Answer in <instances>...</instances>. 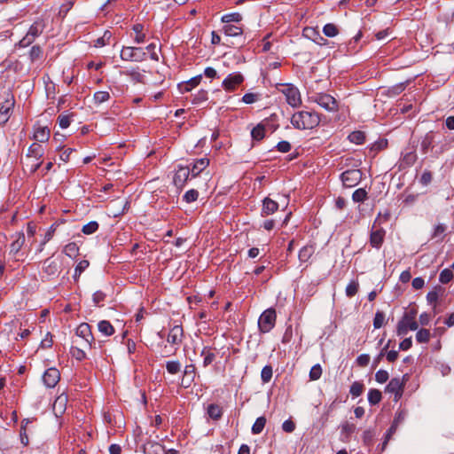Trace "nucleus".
Returning <instances> with one entry per match:
<instances>
[{
    "mask_svg": "<svg viewBox=\"0 0 454 454\" xmlns=\"http://www.w3.org/2000/svg\"><path fill=\"white\" fill-rule=\"evenodd\" d=\"M320 122L318 115L312 112L301 111L293 114L291 123L298 129H310Z\"/></svg>",
    "mask_w": 454,
    "mask_h": 454,
    "instance_id": "nucleus-1",
    "label": "nucleus"
},
{
    "mask_svg": "<svg viewBox=\"0 0 454 454\" xmlns=\"http://www.w3.org/2000/svg\"><path fill=\"white\" fill-rule=\"evenodd\" d=\"M45 27L46 19L43 17L36 19L30 26L27 35L20 40V45L24 47L30 45L43 32Z\"/></svg>",
    "mask_w": 454,
    "mask_h": 454,
    "instance_id": "nucleus-2",
    "label": "nucleus"
},
{
    "mask_svg": "<svg viewBox=\"0 0 454 454\" xmlns=\"http://www.w3.org/2000/svg\"><path fill=\"white\" fill-rule=\"evenodd\" d=\"M311 101L317 103L322 108L329 112H337L339 105L337 100L331 95L326 93H316L311 96Z\"/></svg>",
    "mask_w": 454,
    "mask_h": 454,
    "instance_id": "nucleus-3",
    "label": "nucleus"
},
{
    "mask_svg": "<svg viewBox=\"0 0 454 454\" xmlns=\"http://www.w3.org/2000/svg\"><path fill=\"white\" fill-rule=\"evenodd\" d=\"M279 91L286 97V100L292 107H298L301 105V93L299 90L292 84L280 85Z\"/></svg>",
    "mask_w": 454,
    "mask_h": 454,
    "instance_id": "nucleus-4",
    "label": "nucleus"
},
{
    "mask_svg": "<svg viewBox=\"0 0 454 454\" xmlns=\"http://www.w3.org/2000/svg\"><path fill=\"white\" fill-rule=\"evenodd\" d=\"M276 311L274 309L264 310L258 319V327L261 333H269L276 323Z\"/></svg>",
    "mask_w": 454,
    "mask_h": 454,
    "instance_id": "nucleus-5",
    "label": "nucleus"
},
{
    "mask_svg": "<svg viewBox=\"0 0 454 454\" xmlns=\"http://www.w3.org/2000/svg\"><path fill=\"white\" fill-rule=\"evenodd\" d=\"M121 58L126 61H144L146 58V52L141 47L126 46L121 49Z\"/></svg>",
    "mask_w": 454,
    "mask_h": 454,
    "instance_id": "nucleus-6",
    "label": "nucleus"
},
{
    "mask_svg": "<svg viewBox=\"0 0 454 454\" xmlns=\"http://www.w3.org/2000/svg\"><path fill=\"white\" fill-rule=\"evenodd\" d=\"M14 105V97L8 92L4 101L0 106V126L5 124L9 121Z\"/></svg>",
    "mask_w": 454,
    "mask_h": 454,
    "instance_id": "nucleus-7",
    "label": "nucleus"
},
{
    "mask_svg": "<svg viewBox=\"0 0 454 454\" xmlns=\"http://www.w3.org/2000/svg\"><path fill=\"white\" fill-rule=\"evenodd\" d=\"M362 179L359 169H348L341 174V181L346 187L356 186Z\"/></svg>",
    "mask_w": 454,
    "mask_h": 454,
    "instance_id": "nucleus-8",
    "label": "nucleus"
},
{
    "mask_svg": "<svg viewBox=\"0 0 454 454\" xmlns=\"http://www.w3.org/2000/svg\"><path fill=\"white\" fill-rule=\"evenodd\" d=\"M244 81V77L239 73L230 74L222 82V86L225 90L232 91L241 84Z\"/></svg>",
    "mask_w": 454,
    "mask_h": 454,
    "instance_id": "nucleus-9",
    "label": "nucleus"
},
{
    "mask_svg": "<svg viewBox=\"0 0 454 454\" xmlns=\"http://www.w3.org/2000/svg\"><path fill=\"white\" fill-rule=\"evenodd\" d=\"M190 175V168L188 167H178L173 177V183L177 189L184 187Z\"/></svg>",
    "mask_w": 454,
    "mask_h": 454,
    "instance_id": "nucleus-10",
    "label": "nucleus"
},
{
    "mask_svg": "<svg viewBox=\"0 0 454 454\" xmlns=\"http://www.w3.org/2000/svg\"><path fill=\"white\" fill-rule=\"evenodd\" d=\"M76 335L83 339L85 346L91 347L92 342L94 341V337L91 333L90 326L87 323H82L76 328Z\"/></svg>",
    "mask_w": 454,
    "mask_h": 454,
    "instance_id": "nucleus-11",
    "label": "nucleus"
},
{
    "mask_svg": "<svg viewBox=\"0 0 454 454\" xmlns=\"http://www.w3.org/2000/svg\"><path fill=\"white\" fill-rule=\"evenodd\" d=\"M60 373L56 368H49L43 375V381L47 387H54L59 381Z\"/></svg>",
    "mask_w": 454,
    "mask_h": 454,
    "instance_id": "nucleus-12",
    "label": "nucleus"
},
{
    "mask_svg": "<svg viewBox=\"0 0 454 454\" xmlns=\"http://www.w3.org/2000/svg\"><path fill=\"white\" fill-rule=\"evenodd\" d=\"M184 330L179 325H174L168 333V342L172 345H179L183 341Z\"/></svg>",
    "mask_w": 454,
    "mask_h": 454,
    "instance_id": "nucleus-13",
    "label": "nucleus"
},
{
    "mask_svg": "<svg viewBox=\"0 0 454 454\" xmlns=\"http://www.w3.org/2000/svg\"><path fill=\"white\" fill-rule=\"evenodd\" d=\"M403 382L399 378H393L386 387V391L395 395L397 401L403 394Z\"/></svg>",
    "mask_w": 454,
    "mask_h": 454,
    "instance_id": "nucleus-14",
    "label": "nucleus"
},
{
    "mask_svg": "<svg viewBox=\"0 0 454 454\" xmlns=\"http://www.w3.org/2000/svg\"><path fill=\"white\" fill-rule=\"evenodd\" d=\"M303 35L312 41H314L318 45H325L327 43V40L325 39L319 33V31L313 27H305L303 29Z\"/></svg>",
    "mask_w": 454,
    "mask_h": 454,
    "instance_id": "nucleus-15",
    "label": "nucleus"
},
{
    "mask_svg": "<svg viewBox=\"0 0 454 454\" xmlns=\"http://www.w3.org/2000/svg\"><path fill=\"white\" fill-rule=\"evenodd\" d=\"M142 450L145 454H164L166 451L162 445L153 441L145 442Z\"/></svg>",
    "mask_w": 454,
    "mask_h": 454,
    "instance_id": "nucleus-16",
    "label": "nucleus"
},
{
    "mask_svg": "<svg viewBox=\"0 0 454 454\" xmlns=\"http://www.w3.org/2000/svg\"><path fill=\"white\" fill-rule=\"evenodd\" d=\"M386 231L382 228L372 230L370 235V244L372 247L380 248L384 241Z\"/></svg>",
    "mask_w": 454,
    "mask_h": 454,
    "instance_id": "nucleus-17",
    "label": "nucleus"
},
{
    "mask_svg": "<svg viewBox=\"0 0 454 454\" xmlns=\"http://www.w3.org/2000/svg\"><path fill=\"white\" fill-rule=\"evenodd\" d=\"M14 240L12 242L10 246V253L13 255H16L19 254L20 249L25 244V235L23 232H18L14 236Z\"/></svg>",
    "mask_w": 454,
    "mask_h": 454,
    "instance_id": "nucleus-18",
    "label": "nucleus"
},
{
    "mask_svg": "<svg viewBox=\"0 0 454 454\" xmlns=\"http://www.w3.org/2000/svg\"><path fill=\"white\" fill-rule=\"evenodd\" d=\"M51 136V130L48 127L38 126L35 128L33 139L39 143L47 142Z\"/></svg>",
    "mask_w": 454,
    "mask_h": 454,
    "instance_id": "nucleus-19",
    "label": "nucleus"
},
{
    "mask_svg": "<svg viewBox=\"0 0 454 454\" xmlns=\"http://www.w3.org/2000/svg\"><path fill=\"white\" fill-rule=\"evenodd\" d=\"M278 209V203L270 198H265L262 200V215H270Z\"/></svg>",
    "mask_w": 454,
    "mask_h": 454,
    "instance_id": "nucleus-20",
    "label": "nucleus"
},
{
    "mask_svg": "<svg viewBox=\"0 0 454 454\" xmlns=\"http://www.w3.org/2000/svg\"><path fill=\"white\" fill-rule=\"evenodd\" d=\"M67 396L64 394L59 395L54 403H53V411L55 413L56 416H60L62 415L65 411H66V407H67Z\"/></svg>",
    "mask_w": 454,
    "mask_h": 454,
    "instance_id": "nucleus-21",
    "label": "nucleus"
},
{
    "mask_svg": "<svg viewBox=\"0 0 454 454\" xmlns=\"http://www.w3.org/2000/svg\"><path fill=\"white\" fill-rule=\"evenodd\" d=\"M43 156V150L41 145H39L37 143H34L29 146L28 150H27V160H31V159L41 160V158Z\"/></svg>",
    "mask_w": 454,
    "mask_h": 454,
    "instance_id": "nucleus-22",
    "label": "nucleus"
},
{
    "mask_svg": "<svg viewBox=\"0 0 454 454\" xmlns=\"http://www.w3.org/2000/svg\"><path fill=\"white\" fill-rule=\"evenodd\" d=\"M209 164V160L207 158H201L195 161L192 166V168L190 169V174L192 176H197L204 168H206Z\"/></svg>",
    "mask_w": 454,
    "mask_h": 454,
    "instance_id": "nucleus-23",
    "label": "nucleus"
},
{
    "mask_svg": "<svg viewBox=\"0 0 454 454\" xmlns=\"http://www.w3.org/2000/svg\"><path fill=\"white\" fill-rule=\"evenodd\" d=\"M98 329L105 336H111L114 333V328L107 320H101L98 323Z\"/></svg>",
    "mask_w": 454,
    "mask_h": 454,
    "instance_id": "nucleus-24",
    "label": "nucleus"
},
{
    "mask_svg": "<svg viewBox=\"0 0 454 454\" xmlns=\"http://www.w3.org/2000/svg\"><path fill=\"white\" fill-rule=\"evenodd\" d=\"M415 311H411L410 313H406L402 321H405V325L411 331H416L419 328V324L415 321Z\"/></svg>",
    "mask_w": 454,
    "mask_h": 454,
    "instance_id": "nucleus-25",
    "label": "nucleus"
},
{
    "mask_svg": "<svg viewBox=\"0 0 454 454\" xmlns=\"http://www.w3.org/2000/svg\"><path fill=\"white\" fill-rule=\"evenodd\" d=\"M43 271L49 276H53L59 272V265L55 261L48 258L43 262Z\"/></svg>",
    "mask_w": 454,
    "mask_h": 454,
    "instance_id": "nucleus-26",
    "label": "nucleus"
},
{
    "mask_svg": "<svg viewBox=\"0 0 454 454\" xmlns=\"http://www.w3.org/2000/svg\"><path fill=\"white\" fill-rule=\"evenodd\" d=\"M207 414L209 418H211L214 420H218L221 419L223 415V409L220 405L215 403H211L207 406Z\"/></svg>",
    "mask_w": 454,
    "mask_h": 454,
    "instance_id": "nucleus-27",
    "label": "nucleus"
},
{
    "mask_svg": "<svg viewBox=\"0 0 454 454\" xmlns=\"http://www.w3.org/2000/svg\"><path fill=\"white\" fill-rule=\"evenodd\" d=\"M201 356H203V365L207 367L213 363L215 358V354L210 348L205 347L201 351Z\"/></svg>",
    "mask_w": 454,
    "mask_h": 454,
    "instance_id": "nucleus-28",
    "label": "nucleus"
},
{
    "mask_svg": "<svg viewBox=\"0 0 454 454\" xmlns=\"http://www.w3.org/2000/svg\"><path fill=\"white\" fill-rule=\"evenodd\" d=\"M348 140L356 145H362L365 141V134L363 131H353L348 135Z\"/></svg>",
    "mask_w": 454,
    "mask_h": 454,
    "instance_id": "nucleus-29",
    "label": "nucleus"
},
{
    "mask_svg": "<svg viewBox=\"0 0 454 454\" xmlns=\"http://www.w3.org/2000/svg\"><path fill=\"white\" fill-rule=\"evenodd\" d=\"M314 254V248L311 246L303 247L299 252V260L302 262H307Z\"/></svg>",
    "mask_w": 454,
    "mask_h": 454,
    "instance_id": "nucleus-30",
    "label": "nucleus"
},
{
    "mask_svg": "<svg viewBox=\"0 0 454 454\" xmlns=\"http://www.w3.org/2000/svg\"><path fill=\"white\" fill-rule=\"evenodd\" d=\"M434 143V135L432 132L426 134L421 141V149L423 153H427L429 149L432 148V145Z\"/></svg>",
    "mask_w": 454,
    "mask_h": 454,
    "instance_id": "nucleus-31",
    "label": "nucleus"
},
{
    "mask_svg": "<svg viewBox=\"0 0 454 454\" xmlns=\"http://www.w3.org/2000/svg\"><path fill=\"white\" fill-rule=\"evenodd\" d=\"M136 33L135 42L137 43H142L145 41V35L143 33L144 26L140 23L135 24L132 27Z\"/></svg>",
    "mask_w": 454,
    "mask_h": 454,
    "instance_id": "nucleus-32",
    "label": "nucleus"
},
{
    "mask_svg": "<svg viewBox=\"0 0 454 454\" xmlns=\"http://www.w3.org/2000/svg\"><path fill=\"white\" fill-rule=\"evenodd\" d=\"M63 252L68 257L74 258L78 255L79 247L74 242H70L65 246Z\"/></svg>",
    "mask_w": 454,
    "mask_h": 454,
    "instance_id": "nucleus-33",
    "label": "nucleus"
},
{
    "mask_svg": "<svg viewBox=\"0 0 454 454\" xmlns=\"http://www.w3.org/2000/svg\"><path fill=\"white\" fill-rule=\"evenodd\" d=\"M266 425L265 417L262 416L256 419L255 422L252 427V433L254 434H259L262 432L264 427Z\"/></svg>",
    "mask_w": 454,
    "mask_h": 454,
    "instance_id": "nucleus-34",
    "label": "nucleus"
},
{
    "mask_svg": "<svg viewBox=\"0 0 454 454\" xmlns=\"http://www.w3.org/2000/svg\"><path fill=\"white\" fill-rule=\"evenodd\" d=\"M381 392L378 389H370L368 393V402L372 405L378 404L381 401Z\"/></svg>",
    "mask_w": 454,
    "mask_h": 454,
    "instance_id": "nucleus-35",
    "label": "nucleus"
},
{
    "mask_svg": "<svg viewBox=\"0 0 454 454\" xmlns=\"http://www.w3.org/2000/svg\"><path fill=\"white\" fill-rule=\"evenodd\" d=\"M223 30L228 36H237L242 34V28L235 25H225Z\"/></svg>",
    "mask_w": 454,
    "mask_h": 454,
    "instance_id": "nucleus-36",
    "label": "nucleus"
},
{
    "mask_svg": "<svg viewBox=\"0 0 454 454\" xmlns=\"http://www.w3.org/2000/svg\"><path fill=\"white\" fill-rule=\"evenodd\" d=\"M323 33L325 36L334 37L339 34V29L334 24L328 23L324 26Z\"/></svg>",
    "mask_w": 454,
    "mask_h": 454,
    "instance_id": "nucleus-37",
    "label": "nucleus"
},
{
    "mask_svg": "<svg viewBox=\"0 0 454 454\" xmlns=\"http://www.w3.org/2000/svg\"><path fill=\"white\" fill-rule=\"evenodd\" d=\"M251 136L253 139L260 141L262 140L265 136V129L264 126L258 124L256 127H254L251 131Z\"/></svg>",
    "mask_w": 454,
    "mask_h": 454,
    "instance_id": "nucleus-38",
    "label": "nucleus"
},
{
    "mask_svg": "<svg viewBox=\"0 0 454 454\" xmlns=\"http://www.w3.org/2000/svg\"><path fill=\"white\" fill-rule=\"evenodd\" d=\"M430 339V332L427 329H420L416 333V340L419 343H427Z\"/></svg>",
    "mask_w": 454,
    "mask_h": 454,
    "instance_id": "nucleus-39",
    "label": "nucleus"
},
{
    "mask_svg": "<svg viewBox=\"0 0 454 454\" xmlns=\"http://www.w3.org/2000/svg\"><path fill=\"white\" fill-rule=\"evenodd\" d=\"M272 367L270 365H265L261 372V379L263 383H268L272 378Z\"/></svg>",
    "mask_w": 454,
    "mask_h": 454,
    "instance_id": "nucleus-40",
    "label": "nucleus"
},
{
    "mask_svg": "<svg viewBox=\"0 0 454 454\" xmlns=\"http://www.w3.org/2000/svg\"><path fill=\"white\" fill-rule=\"evenodd\" d=\"M70 353L73 357H74L78 361H82L86 358V353L85 351L77 346H73L71 348Z\"/></svg>",
    "mask_w": 454,
    "mask_h": 454,
    "instance_id": "nucleus-41",
    "label": "nucleus"
},
{
    "mask_svg": "<svg viewBox=\"0 0 454 454\" xmlns=\"http://www.w3.org/2000/svg\"><path fill=\"white\" fill-rule=\"evenodd\" d=\"M363 391L364 384L359 381H355L350 386L349 393L355 397L361 395Z\"/></svg>",
    "mask_w": 454,
    "mask_h": 454,
    "instance_id": "nucleus-42",
    "label": "nucleus"
},
{
    "mask_svg": "<svg viewBox=\"0 0 454 454\" xmlns=\"http://www.w3.org/2000/svg\"><path fill=\"white\" fill-rule=\"evenodd\" d=\"M93 98L96 104H102L110 98V94L108 91H97L94 93Z\"/></svg>",
    "mask_w": 454,
    "mask_h": 454,
    "instance_id": "nucleus-43",
    "label": "nucleus"
},
{
    "mask_svg": "<svg viewBox=\"0 0 454 454\" xmlns=\"http://www.w3.org/2000/svg\"><path fill=\"white\" fill-rule=\"evenodd\" d=\"M98 229V223L96 221H91L83 225L82 231L86 235H90L96 232Z\"/></svg>",
    "mask_w": 454,
    "mask_h": 454,
    "instance_id": "nucleus-44",
    "label": "nucleus"
},
{
    "mask_svg": "<svg viewBox=\"0 0 454 454\" xmlns=\"http://www.w3.org/2000/svg\"><path fill=\"white\" fill-rule=\"evenodd\" d=\"M241 20L242 16L239 12L228 13L222 17V21L224 23L239 22Z\"/></svg>",
    "mask_w": 454,
    "mask_h": 454,
    "instance_id": "nucleus-45",
    "label": "nucleus"
},
{
    "mask_svg": "<svg viewBox=\"0 0 454 454\" xmlns=\"http://www.w3.org/2000/svg\"><path fill=\"white\" fill-rule=\"evenodd\" d=\"M453 277L454 275L451 270L444 269L440 273L439 281L442 284H447L453 278Z\"/></svg>",
    "mask_w": 454,
    "mask_h": 454,
    "instance_id": "nucleus-46",
    "label": "nucleus"
},
{
    "mask_svg": "<svg viewBox=\"0 0 454 454\" xmlns=\"http://www.w3.org/2000/svg\"><path fill=\"white\" fill-rule=\"evenodd\" d=\"M201 79H202V75L201 74L197 75L195 77H192L184 86V91H190L192 89H193L194 87L199 85V83L200 82Z\"/></svg>",
    "mask_w": 454,
    "mask_h": 454,
    "instance_id": "nucleus-47",
    "label": "nucleus"
},
{
    "mask_svg": "<svg viewBox=\"0 0 454 454\" xmlns=\"http://www.w3.org/2000/svg\"><path fill=\"white\" fill-rule=\"evenodd\" d=\"M42 163L43 161L41 160L27 159L26 167L31 173H35L41 167Z\"/></svg>",
    "mask_w": 454,
    "mask_h": 454,
    "instance_id": "nucleus-48",
    "label": "nucleus"
},
{
    "mask_svg": "<svg viewBox=\"0 0 454 454\" xmlns=\"http://www.w3.org/2000/svg\"><path fill=\"white\" fill-rule=\"evenodd\" d=\"M367 197V192L364 189L360 188L356 190L352 194V199L355 202H363Z\"/></svg>",
    "mask_w": 454,
    "mask_h": 454,
    "instance_id": "nucleus-49",
    "label": "nucleus"
},
{
    "mask_svg": "<svg viewBox=\"0 0 454 454\" xmlns=\"http://www.w3.org/2000/svg\"><path fill=\"white\" fill-rule=\"evenodd\" d=\"M199 197V192L194 189L187 191L184 195V200L187 203H192L197 200Z\"/></svg>",
    "mask_w": 454,
    "mask_h": 454,
    "instance_id": "nucleus-50",
    "label": "nucleus"
},
{
    "mask_svg": "<svg viewBox=\"0 0 454 454\" xmlns=\"http://www.w3.org/2000/svg\"><path fill=\"white\" fill-rule=\"evenodd\" d=\"M167 371L171 374H176L180 372L181 364L178 361H168L166 364Z\"/></svg>",
    "mask_w": 454,
    "mask_h": 454,
    "instance_id": "nucleus-51",
    "label": "nucleus"
},
{
    "mask_svg": "<svg viewBox=\"0 0 454 454\" xmlns=\"http://www.w3.org/2000/svg\"><path fill=\"white\" fill-rule=\"evenodd\" d=\"M89 262L87 260L81 261L74 269V278H77L88 268Z\"/></svg>",
    "mask_w": 454,
    "mask_h": 454,
    "instance_id": "nucleus-52",
    "label": "nucleus"
},
{
    "mask_svg": "<svg viewBox=\"0 0 454 454\" xmlns=\"http://www.w3.org/2000/svg\"><path fill=\"white\" fill-rule=\"evenodd\" d=\"M359 284L356 281H351L346 287V294L348 297H353L358 291Z\"/></svg>",
    "mask_w": 454,
    "mask_h": 454,
    "instance_id": "nucleus-53",
    "label": "nucleus"
},
{
    "mask_svg": "<svg viewBox=\"0 0 454 454\" xmlns=\"http://www.w3.org/2000/svg\"><path fill=\"white\" fill-rule=\"evenodd\" d=\"M322 375V368L320 366V364H315L314 366H312V368L310 369V372H309V379L311 380H317L318 379H320Z\"/></svg>",
    "mask_w": 454,
    "mask_h": 454,
    "instance_id": "nucleus-54",
    "label": "nucleus"
},
{
    "mask_svg": "<svg viewBox=\"0 0 454 454\" xmlns=\"http://www.w3.org/2000/svg\"><path fill=\"white\" fill-rule=\"evenodd\" d=\"M385 321V314L382 311H377L373 319V326L376 329L380 328Z\"/></svg>",
    "mask_w": 454,
    "mask_h": 454,
    "instance_id": "nucleus-55",
    "label": "nucleus"
},
{
    "mask_svg": "<svg viewBox=\"0 0 454 454\" xmlns=\"http://www.w3.org/2000/svg\"><path fill=\"white\" fill-rule=\"evenodd\" d=\"M157 44L153 43L146 46L145 50L149 52L151 59L154 61L159 60V55L157 52Z\"/></svg>",
    "mask_w": 454,
    "mask_h": 454,
    "instance_id": "nucleus-56",
    "label": "nucleus"
},
{
    "mask_svg": "<svg viewBox=\"0 0 454 454\" xmlns=\"http://www.w3.org/2000/svg\"><path fill=\"white\" fill-rule=\"evenodd\" d=\"M207 99V92L206 90H200L194 95L192 99L193 104H200Z\"/></svg>",
    "mask_w": 454,
    "mask_h": 454,
    "instance_id": "nucleus-57",
    "label": "nucleus"
},
{
    "mask_svg": "<svg viewBox=\"0 0 454 454\" xmlns=\"http://www.w3.org/2000/svg\"><path fill=\"white\" fill-rule=\"evenodd\" d=\"M446 231V226L442 223H439L434 227V233L432 235L433 239L441 237L440 240L443 239V233Z\"/></svg>",
    "mask_w": 454,
    "mask_h": 454,
    "instance_id": "nucleus-58",
    "label": "nucleus"
},
{
    "mask_svg": "<svg viewBox=\"0 0 454 454\" xmlns=\"http://www.w3.org/2000/svg\"><path fill=\"white\" fill-rule=\"evenodd\" d=\"M388 372L385 370H379L375 373V380L379 383H385L388 380Z\"/></svg>",
    "mask_w": 454,
    "mask_h": 454,
    "instance_id": "nucleus-59",
    "label": "nucleus"
},
{
    "mask_svg": "<svg viewBox=\"0 0 454 454\" xmlns=\"http://www.w3.org/2000/svg\"><path fill=\"white\" fill-rule=\"evenodd\" d=\"M111 35H112L109 31H106L102 37L97 39V41L95 43V46L102 47V46L106 45L108 43V41L110 40Z\"/></svg>",
    "mask_w": 454,
    "mask_h": 454,
    "instance_id": "nucleus-60",
    "label": "nucleus"
},
{
    "mask_svg": "<svg viewBox=\"0 0 454 454\" xmlns=\"http://www.w3.org/2000/svg\"><path fill=\"white\" fill-rule=\"evenodd\" d=\"M58 121L61 129H67L70 125V116L67 114H60Z\"/></svg>",
    "mask_w": 454,
    "mask_h": 454,
    "instance_id": "nucleus-61",
    "label": "nucleus"
},
{
    "mask_svg": "<svg viewBox=\"0 0 454 454\" xmlns=\"http://www.w3.org/2000/svg\"><path fill=\"white\" fill-rule=\"evenodd\" d=\"M355 429H356V427L354 424L345 422L341 425V432H342V434H347V436L351 434L355 431Z\"/></svg>",
    "mask_w": 454,
    "mask_h": 454,
    "instance_id": "nucleus-62",
    "label": "nucleus"
},
{
    "mask_svg": "<svg viewBox=\"0 0 454 454\" xmlns=\"http://www.w3.org/2000/svg\"><path fill=\"white\" fill-rule=\"evenodd\" d=\"M282 429L286 433H292L295 429V424L291 419H287L282 424Z\"/></svg>",
    "mask_w": 454,
    "mask_h": 454,
    "instance_id": "nucleus-63",
    "label": "nucleus"
},
{
    "mask_svg": "<svg viewBox=\"0 0 454 454\" xmlns=\"http://www.w3.org/2000/svg\"><path fill=\"white\" fill-rule=\"evenodd\" d=\"M258 99V95L255 93H246L243 98L242 101L246 104H252L255 102Z\"/></svg>",
    "mask_w": 454,
    "mask_h": 454,
    "instance_id": "nucleus-64",
    "label": "nucleus"
}]
</instances>
